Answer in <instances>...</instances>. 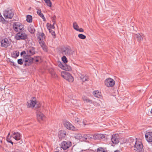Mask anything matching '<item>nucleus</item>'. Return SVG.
Listing matches in <instances>:
<instances>
[{
  "mask_svg": "<svg viewBox=\"0 0 152 152\" xmlns=\"http://www.w3.org/2000/svg\"><path fill=\"white\" fill-rule=\"evenodd\" d=\"M71 50L68 47L64 48L62 51V54L66 56H69L71 54Z\"/></svg>",
  "mask_w": 152,
  "mask_h": 152,
  "instance_id": "17",
  "label": "nucleus"
},
{
  "mask_svg": "<svg viewBox=\"0 0 152 152\" xmlns=\"http://www.w3.org/2000/svg\"><path fill=\"white\" fill-rule=\"evenodd\" d=\"M61 76L66 80L70 82H73V77L69 73L63 72L61 73Z\"/></svg>",
  "mask_w": 152,
  "mask_h": 152,
  "instance_id": "6",
  "label": "nucleus"
},
{
  "mask_svg": "<svg viewBox=\"0 0 152 152\" xmlns=\"http://www.w3.org/2000/svg\"><path fill=\"white\" fill-rule=\"evenodd\" d=\"M146 139L148 142H152V132H148L145 134Z\"/></svg>",
  "mask_w": 152,
  "mask_h": 152,
  "instance_id": "14",
  "label": "nucleus"
},
{
  "mask_svg": "<svg viewBox=\"0 0 152 152\" xmlns=\"http://www.w3.org/2000/svg\"><path fill=\"white\" fill-rule=\"evenodd\" d=\"M97 152H107L106 148L102 147H99L98 148Z\"/></svg>",
  "mask_w": 152,
  "mask_h": 152,
  "instance_id": "25",
  "label": "nucleus"
},
{
  "mask_svg": "<svg viewBox=\"0 0 152 152\" xmlns=\"http://www.w3.org/2000/svg\"><path fill=\"white\" fill-rule=\"evenodd\" d=\"M62 69H64V65H63L61 62H60L58 65Z\"/></svg>",
  "mask_w": 152,
  "mask_h": 152,
  "instance_id": "44",
  "label": "nucleus"
},
{
  "mask_svg": "<svg viewBox=\"0 0 152 152\" xmlns=\"http://www.w3.org/2000/svg\"><path fill=\"white\" fill-rule=\"evenodd\" d=\"M37 13L40 17H41L42 16V15L43 16L44 15L42 13H41V11L40 10L37 9Z\"/></svg>",
  "mask_w": 152,
  "mask_h": 152,
  "instance_id": "40",
  "label": "nucleus"
},
{
  "mask_svg": "<svg viewBox=\"0 0 152 152\" xmlns=\"http://www.w3.org/2000/svg\"><path fill=\"white\" fill-rule=\"evenodd\" d=\"M105 84L108 87H112L115 84V81L112 78H108L105 81Z\"/></svg>",
  "mask_w": 152,
  "mask_h": 152,
  "instance_id": "9",
  "label": "nucleus"
},
{
  "mask_svg": "<svg viewBox=\"0 0 152 152\" xmlns=\"http://www.w3.org/2000/svg\"><path fill=\"white\" fill-rule=\"evenodd\" d=\"M10 62L11 63V65H12L13 66H15V64L14 62H12L11 61H10Z\"/></svg>",
  "mask_w": 152,
  "mask_h": 152,
  "instance_id": "52",
  "label": "nucleus"
},
{
  "mask_svg": "<svg viewBox=\"0 0 152 152\" xmlns=\"http://www.w3.org/2000/svg\"><path fill=\"white\" fill-rule=\"evenodd\" d=\"M37 57H38L37 56H35V57H34V58H37Z\"/></svg>",
  "mask_w": 152,
  "mask_h": 152,
  "instance_id": "59",
  "label": "nucleus"
},
{
  "mask_svg": "<svg viewBox=\"0 0 152 152\" xmlns=\"http://www.w3.org/2000/svg\"><path fill=\"white\" fill-rule=\"evenodd\" d=\"M78 37L79 38L81 39H85L86 38V36L82 34H78Z\"/></svg>",
  "mask_w": 152,
  "mask_h": 152,
  "instance_id": "37",
  "label": "nucleus"
},
{
  "mask_svg": "<svg viewBox=\"0 0 152 152\" xmlns=\"http://www.w3.org/2000/svg\"><path fill=\"white\" fill-rule=\"evenodd\" d=\"M19 55V52L18 51H15L11 53V55L13 58H16Z\"/></svg>",
  "mask_w": 152,
  "mask_h": 152,
  "instance_id": "22",
  "label": "nucleus"
},
{
  "mask_svg": "<svg viewBox=\"0 0 152 152\" xmlns=\"http://www.w3.org/2000/svg\"><path fill=\"white\" fill-rule=\"evenodd\" d=\"M48 30L50 33L53 35V38H56V34L55 31L51 29H49Z\"/></svg>",
  "mask_w": 152,
  "mask_h": 152,
  "instance_id": "33",
  "label": "nucleus"
},
{
  "mask_svg": "<svg viewBox=\"0 0 152 152\" xmlns=\"http://www.w3.org/2000/svg\"><path fill=\"white\" fill-rule=\"evenodd\" d=\"M23 59L20 58L18 60L17 62L18 64L22 65L23 64Z\"/></svg>",
  "mask_w": 152,
  "mask_h": 152,
  "instance_id": "42",
  "label": "nucleus"
},
{
  "mask_svg": "<svg viewBox=\"0 0 152 152\" xmlns=\"http://www.w3.org/2000/svg\"><path fill=\"white\" fill-rule=\"evenodd\" d=\"M27 107L28 108H33L36 104V99L35 97H32L30 101L27 102Z\"/></svg>",
  "mask_w": 152,
  "mask_h": 152,
  "instance_id": "7",
  "label": "nucleus"
},
{
  "mask_svg": "<svg viewBox=\"0 0 152 152\" xmlns=\"http://www.w3.org/2000/svg\"><path fill=\"white\" fill-rule=\"evenodd\" d=\"M23 60L24 62L25 63L24 64L25 66H29L33 63L34 58L30 57V55H23Z\"/></svg>",
  "mask_w": 152,
  "mask_h": 152,
  "instance_id": "1",
  "label": "nucleus"
},
{
  "mask_svg": "<svg viewBox=\"0 0 152 152\" xmlns=\"http://www.w3.org/2000/svg\"><path fill=\"white\" fill-rule=\"evenodd\" d=\"M134 145V150L137 152H143V146L142 142L139 141L136 142Z\"/></svg>",
  "mask_w": 152,
  "mask_h": 152,
  "instance_id": "4",
  "label": "nucleus"
},
{
  "mask_svg": "<svg viewBox=\"0 0 152 152\" xmlns=\"http://www.w3.org/2000/svg\"><path fill=\"white\" fill-rule=\"evenodd\" d=\"M45 2L47 4V5L50 7H51L52 3L50 0H44Z\"/></svg>",
  "mask_w": 152,
  "mask_h": 152,
  "instance_id": "36",
  "label": "nucleus"
},
{
  "mask_svg": "<svg viewBox=\"0 0 152 152\" xmlns=\"http://www.w3.org/2000/svg\"><path fill=\"white\" fill-rule=\"evenodd\" d=\"M39 44L42 49L45 52H47L48 51V47L45 45L44 42H39Z\"/></svg>",
  "mask_w": 152,
  "mask_h": 152,
  "instance_id": "20",
  "label": "nucleus"
},
{
  "mask_svg": "<svg viewBox=\"0 0 152 152\" xmlns=\"http://www.w3.org/2000/svg\"><path fill=\"white\" fill-rule=\"evenodd\" d=\"M66 132L64 130H61L58 132V137L60 140H62L65 137L66 135Z\"/></svg>",
  "mask_w": 152,
  "mask_h": 152,
  "instance_id": "16",
  "label": "nucleus"
},
{
  "mask_svg": "<svg viewBox=\"0 0 152 152\" xmlns=\"http://www.w3.org/2000/svg\"><path fill=\"white\" fill-rule=\"evenodd\" d=\"M17 133H18V132H14L13 133V134L14 135H15L16 134H17Z\"/></svg>",
  "mask_w": 152,
  "mask_h": 152,
  "instance_id": "53",
  "label": "nucleus"
},
{
  "mask_svg": "<svg viewBox=\"0 0 152 152\" xmlns=\"http://www.w3.org/2000/svg\"><path fill=\"white\" fill-rule=\"evenodd\" d=\"M73 27L74 29L76 31H77L78 29L79 28V26L77 25L76 22H74L73 23Z\"/></svg>",
  "mask_w": 152,
  "mask_h": 152,
  "instance_id": "35",
  "label": "nucleus"
},
{
  "mask_svg": "<svg viewBox=\"0 0 152 152\" xmlns=\"http://www.w3.org/2000/svg\"><path fill=\"white\" fill-rule=\"evenodd\" d=\"M150 111L151 114L152 115V108L151 109V110H150Z\"/></svg>",
  "mask_w": 152,
  "mask_h": 152,
  "instance_id": "58",
  "label": "nucleus"
},
{
  "mask_svg": "<svg viewBox=\"0 0 152 152\" xmlns=\"http://www.w3.org/2000/svg\"><path fill=\"white\" fill-rule=\"evenodd\" d=\"M4 20V18L1 15L0 16V22H3V20Z\"/></svg>",
  "mask_w": 152,
  "mask_h": 152,
  "instance_id": "46",
  "label": "nucleus"
},
{
  "mask_svg": "<svg viewBox=\"0 0 152 152\" xmlns=\"http://www.w3.org/2000/svg\"><path fill=\"white\" fill-rule=\"evenodd\" d=\"M51 75L53 77L56 78L57 77V75L54 72H53L51 73Z\"/></svg>",
  "mask_w": 152,
  "mask_h": 152,
  "instance_id": "45",
  "label": "nucleus"
},
{
  "mask_svg": "<svg viewBox=\"0 0 152 152\" xmlns=\"http://www.w3.org/2000/svg\"><path fill=\"white\" fill-rule=\"evenodd\" d=\"M54 25L55 24H53V25H51L49 23H47V28L48 30L50 28L54 29L55 28Z\"/></svg>",
  "mask_w": 152,
  "mask_h": 152,
  "instance_id": "31",
  "label": "nucleus"
},
{
  "mask_svg": "<svg viewBox=\"0 0 152 152\" xmlns=\"http://www.w3.org/2000/svg\"><path fill=\"white\" fill-rule=\"evenodd\" d=\"M35 53V48L34 47H31L27 50V54L26 55H29L30 56V57H31V56L34 55Z\"/></svg>",
  "mask_w": 152,
  "mask_h": 152,
  "instance_id": "19",
  "label": "nucleus"
},
{
  "mask_svg": "<svg viewBox=\"0 0 152 152\" xmlns=\"http://www.w3.org/2000/svg\"><path fill=\"white\" fill-rule=\"evenodd\" d=\"M64 125L67 129L71 130H74L75 127L69 122H65Z\"/></svg>",
  "mask_w": 152,
  "mask_h": 152,
  "instance_id": "18",
  "label": "nucleus"
},
{
  "mask_svg": "<svg viewBox=\"0 0 152 152\" xmlns=\"http://www.w3.org/2000/svg\"><path fill=\"white\" fill-rule=\"evenodd\" d=\"M71 145L72 143L71 142L63 141L61 143V147L63 150H65L69 148Z\"/></svg>",
  "mask_w": 152,
  "mask_h": 152,
  "instance_id": "8",
  "label": "nucleus"
},
{
  "mask_svg": "<svg viewBox=\"0 0 152 152\" xmlns=\"http://www.w3.org/2000/svg\"><path fill=\"white\" fill-rule=\"evenodd\" d=\"M26 21L28 23H31L32 21V17L31 15H28L26 17Z\"/></svg>",
  "mask_w": 152,
  "mask_h": 152,
  "instance_id": "26",
  "label": "nucleus"
},
{
  "mask_svg": "<svg viewBox=\"0 0 152 152\" xmlns=\"http://www.w3.org/2000/svg\"><path fill=\"white\" fill-rule=\"evenodd\" d=\"M119 137L117 134H113L111 138V141L114 144H118L119 142Z\"/></svg>",
  "mask_w": 152,
  "mask_h": 152,
  "instance_id": "10",
  "label": "nucleus"
},
{
  "mask_svg": "<svg viewBox=\"0 0 152 152\" xmlns=\"http://www.w3.org/2000/svg\"><path fill=\"white\" fill-rule=\"evenodd\" d=\"M98 93H97V91H94L93 92V94L95 96L99 98V95H98Z\"/></svg>",
  "mask_w": 152,
  "mask_h": 152,
  "instance_id": "43",
  "label": "nucleus"
},
{
  "mask_svg": "<svg viewBox=\"0 0 152 152\" xmlns=\"http://www.w3.org/2000/svg\"><path fill=\"white\" fill-rule=\"evenodd\" d=\"M137 140H134L132 137H130L128 140V142L129 143V145H132H132L134 146V144L136 143L135 142H137Z\"/></svg>",
  "mask_w": 152,
  "mask_h": 152,
  "instance_id": "21",
  "label": "nucleus"
},
{
  "mask_svg": "<svg viewBox=\"0 0 152 152\" xmlns=\"http://www.w3.org/2000/svg\"><path fill=\"white\" fill-rule=\"evenodd\" d=\"M77 31H78L80 32H83L84 31V30L82 28H78Z\"/></svg>",
  "mask_w": 152,
  "mask_h": 152,
  "instance_id": "49",
  "label": "nucleus"
},
{
  "mask_svg": "<svg viewBox=\"0 0 152 152\" xmlns=\"http://www.w3.org/2000/svg\"><path fill=\"white\" fill-rule=\"evenodd\" d=\"M2 88L0 87V90H1Z\"/></svg>",
  "mask_w": 152,
  "mask_h": 152,
  "instance_id": "60",
  "label": "nucleus"
},
{
  "mask_svg": "<svg viewBox=\"0 0 152 152\" xmlns=\"http://www.w3.org/2000/svg\"><path fill=\"white\" fill-rule=\"evenodd\" d=\"M64 69L66 71H71L72 70V68L69 65L66 64H64Z\"/></svg>",
  "mask_w": 152,
  "mask_h": 152,
  "instance_id": "24",
  "label": "nucleus"
},
{
  "mask_svg": "<svg viewBox=\"0 0 152 152\" xmlns=\"http://www.w3.org/2000/svg\"><path fill=\"white\" fill-rule=\"evenodd\" d=\"M75 121V123L77 124L80 125L81 123V121L77 118H76Z\"/></svg>",
  "mask_w": 152,
  "mask_h": 152,
  "instance_id": "38",
  "label": "nucleus"
},
{
  "mask_svg": "<svg viewBox=\"0 0 152 152\" xmlns=\"http://www.w3.org/2000/svg\"><path fill=\"white\" fill-rule=\"evenodd\" d=\"M80 78L83 82L88 81V77L86 75L84 76L83 75H82L80 77Z\"/></svg>",
  "mask_w": 152,
  "mask_h": 152,
  "instance_id": "29",
  "label": "nucleus"
},
{
  "mask_svg": "<svg viewBox=\"0 0 152 152\" xmlns=\"http://www.w3.org/2000/svg\"><path fill=\"white\" fill-rule=\"evenodd\" d=\"M35 106H36L35 108H39L41 106V105L39 104H35Z\"/></svg>",
  "mask_w": 152,
  "mask_h": 152,
  "instance_id": "50",
  "label": "nucleus"
},
{
  "mask_svg": "<svg viewBox=\"0 0 152 152\" xmlns=\"http://www.w3.org/2000/svg\"><path fill=\"white\" fill-rule=\"evenodd\" d=\"M15 38L17 40H25L27 39L28 36L24 32L20 31L15 35Z\"/></svg>",
  "mask_w": 152,
  "mask_h": 152,
  "instance_id": "5",
  "label": "nucleus"
},
{
  "mask_svg": "<svg viewBox=\"0 0 152 152\" xmlns=\"http://www.w3.org/2000/svg\"><path fill=\"white\" fill-rule=\"evenodd\" d=\"M35 62H39V60H38V59H36V60H35Z\"/></svg>",
  "mask_w": 152,
  "mask_h": 152,
  "instance_id": "56",
  "label": "nucleus"
},
{
  "mask_svg": "<svg viewBox=\"0 0 152 152\" xmlns=\"http://www.w3.org/2000/svg\"><path fill=\"white\" fill-rule=\"evenodd\" d=\"M2 22L3 24H7L8 23V22L4 19V20H3V22Z\"/></svg>",
  "mask_w": 152,
  "mask_h": 152,
  "instance_id": "47",
  "label": "nucleus"
},
{
  "mask_svg": "<svg viewBox=\"0 0 152 152\" xmlns=\"http://www.w3.org/2000/svg\"><path fill=\"white\" fill-rule=\"evenodd\" d=\"M114 152H120V151H115Z\"/></svg>",
  "mask_w": 152,
  "mask_h": 152,
  "instance_id": "57",
  "label": "nucleus"
},
{
  "mask_svg": "<svg viewBox=\"0 0 152 152\" xmlns=\"http://www.w3.org/2000/svg\"><path fill=\"white\" fill-rule=\"evenodd\" d=\"M89 134H85L83 135V137L86 140H87L88 139H90L92 138V137L90 136Z\"/></svg>",
  "mask_w": 152,
  "mask_h": 152,
  "instance_id": "32",
  "label": "nucleus"
},
{
  "mask_svg": "<svg viewBox=\"0 0 152 152\" xmlns=\"http://www.w3.org/2000/svg\"><path fill=\"white\" fill-rule=\"evenodd\" d=\"M13 28L15 31L18 32L19 29L20 31H23L24 25L18 22L14 23L13 25Z\"/></svg>",
  "mask_w": 152,
  "mask_h": 152,
  "instance_id": "2",
  "label": "nucleus"
},
{
  "mask_svg": "<svg viewBox=\"0 0 152 152\" xmlns=\"http://www.w3.org/2000/svg\"><path fill=\"white\" fill-rule=\"evenodd\" d=\"M134 38H136L138 42H140L143 40V38L140 34H135L134 35Z\"/></svg>",
  "mask_w": 152,
  "mask_h": 152,
  "instance_id": "23",
  "label": "nucleus"
},
{
  "mask_svg": "<svg viewBox=\"0 0 152 152\" xmlns=\"http://www.w3.org/2000/svg\"><path fill=\"white\" fill-rule=\"evenodd\" d=\"M3 15L5 18L12 19L14 15L12 10L7 8L4 11Z\"/></svg>",
  "mask_w": 152,
  "mask_h": 152,
  "instance_id": "3",
  "label": "nucleus"
},
{
  "mask_svg": "<svg viewBox=\"0 0 152 152\" xmlns=\"http://www.w3.org/2000/svg\"><path fill=\"white\" fill-rule=\"evenodd\" d=\"M82 99L83 100L85 101L86 102V103H92V100L90 99L87 97H86L85 96H83L82 97Z\"/></svg>",
  "mask_w": 152,
  "mask_h": 152,
  "instance_id": "28",
  "label": "nucleus"
},
{
  "mask_svg": "<svg viewBox=\"0 0 152 152\" xmlns=\"http://www.w3.org/2000/svg\"><path fill=\"white\" fill-rule=\"evenodd\" d=\"M37 117L38 121L40 123L44 121L45 119V115L41 113L37 114Z\"/></svg>",
  "mask_w": 152,
  "mask_h": 152,
  "instance_id": "13",
  "label": "nucleus"
},
{
  "mask_svg": "<svg viewBox=\"0 0 152 152\" xmlns=\"http://www.w3.org/2000/svg\"><path fill=\"white\" fill-rule=\"evenodd\" d=\"M1 46L7 48L8 46L10 45V44L9 42V41L7 39L5 38L3 39H2L1 41H0Z\"/></svg>",
  "mask_w": 152,
  "mask_h": 152,
  "instance_id": "11",
  "label": "nucleus"
},
{
  "mask_svg": "<svg viewBox=\"0 0 152 152\" xmlns=\"http://www.w3.org/2000/svg\"><path fill=\"white\" fill-rule=\"evenodd\" d=\"M52 21L53 23V24H55L56 22V17L55 16H54L51 18Z\"/></svg>",
  "mask_w": 152,
  "mask_h": 152,
  "instance_id": "41",
  "label": "nucleus"
},
{
  "mask_svg": "<svg viewBox=\"0 0 152 152\" xmlns=\"http://www.w3.org/2000/svg\"><path fill=\"white\" fill-rule=\"evenodd\" d=\"M13 138L16 140H18L21 139L20 134L19 133H17V134L13 137Z\"/></svg>",
  "mask_w": 152,
  "mask_h": 152,
  "instance_id": "27",
  "label": "nucleus"
},
{
  "mask_svg": "<svg viewBox=\"0 0 152 152\" xmlns=\"http://www.w3.org/2000/svg\"><path fill=\"white\" fill-rule=\"evenodd\" d=\"M26 54V52L25 51H23L22 52H21L20 53V56H22L23 55H25V54Z\"/></svg>",
  "mask_w": 152,
  "mask_h": 152,
  "instance_id": "48",
  "label": "nucleus"
},
{
  "mask_svg": "<svg viewBox=\"0 0 152 152\" xmlns=\"http://www.w3.org/2000/svg\"><path fill=\"white\" fill-rule=\"evenodd\" d=\"M11 137L12 136H10V137H6V140L8 142L10 143L12 145L14 143L10 139V138H11Z\"/></svg>",
  "mask_w": 152,
  "mask_h": 152,
  "instance_id": "39",
  "label": "nucleus"
},
{
  "mask_svg": "<svg viewBox=\"0 0 152 152\" xmlns=\"http://www.w3.org/2000/svg\"><path fill=\"white\" fill-rule=\"evenodd\" d=\"M83 124H84V125H86V124L85 123V121H83Z\"/></svg>",
  "mask_w": 152,
  "mask_h": 152,
  "instance_id": "55",
  "label": "nucleus"
},
{
  "mask_svg": "<svg viewBox=\"0 0 152 152\" xmlns=\"http://www.w3.org/2000/svg\"><path fill=\"white\" fill-rule=\"evenodd\" d=\"M10 133H9L7 135V137H10Z\"/></svg>",
  "mask_w": 152,
  "mask_h": 152,
  "instance_id": "54",
  "label": "nucleus"
},
{
  "mask_svg": "<svg viewBox=\"0 0 152 152\" xmlns=\"http://www.w3.org/2000/svg\"><path fill=\"white\" fill-rule=\"evenodd\" d=\"M61 60L65 64H66L68 62L67 58L65 56H63L61 58Z\"/></svg>",
  "mask_w": 152,
  "mask_h": 152,
  "instance_id": "34",
  "label": "nucleus"
},
{
  "mask_svg": "<svg viewBox=\"0 0 152 152\" xmlns=\"http://www.w3.org/2000/svg\"><path fill=\"white\" fill-rule=\"evenodd\" d=\"M45 36L43 33H40L37 35V39L38 40L39 43L44 42V39H45Z\"/></svg>",
  "mask_w": 152,
  "mask_h": 152,
  "instance_id": "12",
  "label": "nucleus"
},
{
  "mask_svg": "<svg viewBox=\"0 0 152 152\" xmlns=\"http://www.w3.org/2000/svg\"><path fill=\"white\" fill-rule=\"evenodd\" d=\"M29 31L31 34H33L35 31V29L33 26H31L29 29Z\"/></svg>",
  "mask_w": 152,
  "mask_h": 152,
  "instance_id": "30",
  "label": "nucleus"
},
{
  "mask_svg": "<svg viewBox=\"0 0 152 152\" xmlns=\"http://www.w3.org/2000/svg\"><path fill=\"white\" fill-rule=\"evenodd\" d=\"M41 18L43 19V20L44 21H46V19H45V17L44 15H43V16L42 15V16L41 17Z\"/></svg>",
  "mask_w": 152,
  "mask_h": 152,
  "instance_id": "51",
  "label": "nucleus"
},
{
  "mask_svg": "<svg viewBox=\"0 0 152 152\" xmlns=\"http://www.w3.org/2000/svg\"><path fill=\"white\" fill-rule=\"evenodd\" d=\"M105 138V135L101 134H95L92 137L94 140H101L102 139Z\"/></svg>",
  "mask_w": 152,
  "mask_h": 152,
  "instance_id": "15",
  "label": "nucleus"
}]
</instances>
